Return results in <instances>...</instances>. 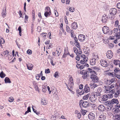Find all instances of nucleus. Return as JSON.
<instances>
[{
    "label": "nucleus",
    "instance_id": "1",
    "mask_svg": "<svg viewBox=\"0 0 120 120\" xmlns=\"http://www.w3.org/2000/svg\"><path fill=\"white\" fill-rule=\"evenodd\" d=\"M79 104L81 109L82 108V107L84 108L87 107L89 105V103L88 102L84 101L82 100H81L80 101Z\"/></svg>",
    "mask_w": 120,
    "mask_h": 120
},
{
    "label": "nucleus",
    "instance_id": "2",
    "mask_svg": "<svg viewBox=\"0 0 120 120\" xmlns=\"http://www.w3.org/2000/svg\"><path fill=\"white\" fill-rule=\"evenodd\" d=\"M102 30L103 33L105 34H106L109 33V34L110 35L113 33L112 30H110L109 27L107 26H104L102 28Z\"/></svg>",
    "mask_w": 120,
    "mask_h": 120
},
{
    "label": "nucleus",
    "instance_id": "3",
    "mask_svg": "<svg viewBox=\"0 0 120 120\" xmlns=\"http://www.w3.org/2000/svg\"><path fill=\"white\" fill-rule=\"evenodd\" d=\"M109 14L111 15H115L117 13V11L116 9L112 8L109 10Z\"/></svg>",
    "mask_w": 120,
    "mask_h": 120
},
{
    "label": "nucleus",
    "instance_id": "4",
    "mask_svg": "<svg viewBox=\"0 0 120 120\" xmlns=\"http://www.w3.org/2000/svg\"><path fill=\"white\" fill-rule=\"evenodd\" d=\"M108 20V18L106 15L104 14L102 17L101 21L102 22L106 23Z\"/></svg>",
    "mask_w": 120,
    "mask_h": 120
},
{
    "label": "nucleus",
    "instance_id": "5",
    "mask_svg": "<svg viewBox=\"0 0 120 120\" xmlns=\"http://www.w3.org/2000/svg\"><path fill=\"white\" fill-rule=\"evenodd\" d=\"M90 78L94 82H97L99 81L98 77L96 75H92L90 77Z\"/></svg>",
    "mask_w": 120,
    "mask_h": 120
},
{
    "label": "nucleus",
    "instance_id": "6",
    "mask_svg": "<svg viewBox=\"0 0 120 120\" xmlns=\"http://www.w3.org/2000/svg\"><path fill=\"white\" fill-rule=\"evenodd\" d=\"M89 119L90 120H94L95 117L94 114L92 112H90L88 115Z\"/></svg>",
    "mask_w": 120,
    "mask_h": 120
},
{
    "label": "nucleus",
    "instance_id": "7",
    "mask_svg": "<svg viewBox=\"0 0 120 120\" xmlns=\"http://www.w3.org/2000/svg\"><path fill=\"white\" fill-rule=\"evenodd\" d=\"M100 63L101 65L103 67H106L108 66L107 62L105 60H101Z\"/></svg>",
    "mask_w": 120,
    "mask_h": 120
},
{
    "label": "nucleus",
    "instance_id": "8",
    "mask_svg": "<svg viewBox=\"0 0 120 120\" xmlns=\"http://www.w3.org/2000/svg\"><path fill=\"white\" fill-rule=\"evenodd\" d=\"M106 55L108 58L110 59L113 56L112 52L111 50H109L107 52Z\"/></svg>",
    "mask_w": 120,
    "mask_h": 120
},
{
    "label": "nucleus",
    "instance_id": "9",
    "mask_svg": "<svg viewBox=\"0 0 120 120\" xmlns=\"http://www.w3.org/2000/svg\"><path fill=\"white\" fill-rule=\"evenodd\" d=\"M85 39V37L83 34H80L78 36V39L81 41H83Z\"/></svg>",
    "mask_w": 120,
    "mask_h": 120
},
{
    "label": "nucleus",
    "instance_id": "10",
    "mask_svg": "<svg viewBox=\"0 0 120 120\" xmlns=\"http://www.w3.org/2000/svg\"><path fill=\"white\" fill-rule=\"evenodd\" d=\"M85 92L86 93H88L90 91V88L89 86H88L87 84H86L84 87V89Z\"/></svg>",
    "mask_w": 120,
    "mask_h": 120
},
{
    "label": "nucleus",
    "instance_id": "11",
    "mask_svg": "<svg viewBox=\"0 0 120 120\" xmlns=\"http://www.w3.org/2000/svg\"><path fill=\"white\" fill-rule=\"evenodd\" d=\"M98 110L101 111H103L105 109V108L104 106L103 105H100L98 107Z\"/></svg>",
    "mask_w": 120,
    "mask_h": 120
},
{
    "label": "nucleus",
    "instance_id": "12",
    "mask_svg": "<svg viewBox=\"0 0 120 120\" xmlns=\"http://www.w3.org/2000/svg\"><path fill=\"white\" fill-rule=\"evenodd\" d=\"M90 97L89 98L90 100L93 102H94L96 99V97L94 95H90Z\"/></svg>",
    "mask_w": 120,
    "mask_h": 120
},
{
    "label": "nucleus",
    "instance_id": "13",
    "mask_svg": "<svg viewBox=\"0 0 120 120\" xmlns=\"http://www.w3.org/2000/svg\"><path fill=\"white\" fill-rule=\"evenodd\" d=\"M80 74L82 75V77L83 79H85L87 77L85 72V70H83L80 71Z\"/></svg>",
    "mask_w": 120,
    "mask_h": 120
},
{
    "label": "nucleus",
    "instance_id": "14",
    "mask_svg": "<svg viewBox=\"0 0 120 120\" xmlns=\"http://www.w3.org/2000/svg\"><path fill=\"white\" fill-rule=\"evenodd\" d=\"M111 101L112 105L114 104L117 105L119 103V102L118 100L116 98L112 99L111 100Z\"/></svg>",
    "mask_w": 120,
    "mask_h": 120
},
{
    "label": "nucleus",
    "instance_id": "15",
    "mask_svg": "<svg viewBox=\"0 0 120 120\" xmlns=\"http://www.w3.org/2000/svg\"><path fill=\"white\" fill-rule=\"evenodd\" d=\"M100 99L102 101H105L108 100L107 96L105 94L102 97H100Z\"/></svg>",
    "mask_w": 120,
    "mask_h": 120
},
{
    "label": "nucleus",
    "instance_id": "16",
    "mask_svg": "<svg viewBox=\"0 0 120 120\" xmlns=\"http://www.w3.org/2000/svg\"><path fill=\"white\" fill-rule=\"evenodd\" d=\"M6 8H3V11L1 13L2 15L3 18H4L6 16Z\"/></svg>",
    "mask_w": 120,
    "mask_h": 120
},
{
    "label": "nucleus",
    "instance_id": "17",
    "mask_svg": "<svg viewBox=\"0 0 120 120\" xmlns=\"http://www.w3.org/2000/svg\"><path fill=\"white\" fill-rule=\"evenodd\" d=\"M106 119V116L104 115H101L99 116V120H105Z\"/></svg>",
    "mask_w": 120,
    "mask_h": 120
},
{
    "label": "nucleus",
    "instance_id": "18",
    "mask_svg": "<svg viewBox=\"0 0 120 120\" xmlns=\"http://www.w3.org/2000/svg\"><path fill=\"white\" fill-rule=\"evenodd\" d=\"M26 66L27 68L29 70H31L33 67V65L31 64H30V63L26 64Z\"/></svg>",
    "mask_w": 120,
    "mask_h": 120
},
{
    "label": "nucleus",
    "instance_id": "19",
    "mask_svg": "<svg viewBox=\"0 0 120 120\" xmlns=\"http://www.w3.org/2000/svg\"><path fill=\"white\" fill-rule=\"evenodd\" d=\"M4 81L5 83H10L11 82L10 79L8 77H6L4 79Z\"/></svg>",
    "mask_w": 120,
    "mask_h": 120
},
{
    "label": "nucleus",
    "instance_id": "20",
    "mask_svg": "<svg viewBox=\"0 0 120 120\" xmlns=\"http://www.w3.org/2000/svg\"><path fill=\"white\" fill-rule=\"evenodd\" d=\"M90 84L91 89H94L98 86V85L96 84Z\"/></svg>",
    "mask_w": 120,
    "mask_h": 120
},
{
    "label": "nucleus",
    "instance_id": "21",
    "mask_svg": "<svg viewBox=\"0 0 120 120\" xmlns=\"http://www.w3.org/2000/svg\"><path fill=\"white\" fill-rule=\"evenodd\" d=\"M72 28L74 29H76L77 28V25L75 22H74L72 24Z\"/></svg>",
    "mask_w": 120,
    "mask_h": 120
},
{
    "label": "nucleus",
    "instance_id": "22",
    "mask_svg": "<svg viewBox=\"0 0 120 120\" xmlns=\"http://www.w3.org/2000/svg\"><path fill=\"white\" fill-rule=\"evenodd\" d=\"M113 110L114 111L115 113H117L118 112H120V109H118V108L115 107L113 109Z\"/></svg>",
    "mask_w": 120,
    "mask_h": 120
},
{
    "label": "nucleus",
    "instance_id": "23",
    "mask_svg": "<svg viewBox=\"0 0 120 120\" xmlns=\"http://www.w3.org/2000/svg\"><path fill=\"white\" fill-rule=\"evenodd\" d=\"M94 61H93V59L90 61V64L91 65H94L96 63V62L95 60H96V59H95V58H94Z\"/></svg>",
    "mask_w": 120,
    "mask_h": 120
},
{
    "label": "nucleus",
    "instance_id": "24",
    "mask_svg": "<svg viewBox=\"0 0 120 120\" xmlns=\"http://www.w3.org/2000/svg\"><path fill=\"white\" fill-rule=\"evenodd\" d=\"M90 95V94H88L84 96L83 97V99L84 100H87L88 99Z\"/></svg>",
    "mask_w": 120,
    "mask_h": 120
},
{
    "label": "nucleus",
    "instance_id": "25",
    "mask_svg": "<svg viewBox=\"0 0 120 120\" xmlns=\"http://www.w3.org/2000/svg\"><path fill=\"white\" fill-rule=\"evenodd\" d=\"M41 103L43 105H46L47 104V102L44 98L42 99L41 101Z\"/></svg>",
    "mask_w": 120,
    "mask_h": 120
},
{
    "label": "nucleus",
    "instance_id": "26",
    "mask_svg": "<svg viewBox=\"0 0 120 120\" xmlns=\"http://www.w3.org/2000/svg\"><path fill=\"white\" fill-rule=\"evenodd\" d=\"M0 77L2 78H4L6 76L5 74L2 71L0 73Z\"/></svg>",
    "mask_w": 120,
    "mask_h": 120
},
{
    "label": "nucleus",
    "instance_id": "27",
    "mask_svg": "<svg viewBox=\"0 0 120 120\" xmlns=\"http://www.w3.org/2000/svg\"><path fill=\"white\" fill-rule=\"evenodd\" d=\"M51 12H45L44 13L45 16L47 17L48 16H49L51 15Z\"/></svg>",
    "mask_w": 120,
    "mask_h": 120
},
{
    "label": "nucleus",
    "instance_id": "28",
    "mask_svg": "<svg viewBox=\"0 0 120 120\" xmlns=\"http://www.w3.org/2000/svg\"><path fill=\"white\" fill-rule=\"evenodd\" d=\"M115 120H120V115L117 114L116 115Z\"/></svg>",
    "mask_w": 120,
    "mask_h": 120
},
{
    "label": "nucleus",
    "instance_id": "29",
    "mask_svg": "<svg viewBox=\"0 0 120 120\" xmlns=\"http://www.w3.org/2000/svg\"><path fill=\"white\" fill-rule=\"evenodd\" d=\"M87 59H86V60L83 59L81 60L80 61V63L82 64H85L86 62H87Z\"/></svg>",
    "mask_w": 120,
    "mask_h": 120
},
{
    "label": "nucleus",
    "instance_id": "30",
    "mask_svg": "<svg viewBox=\"0 0 120 120\" xmlns=\"http://www.w3.org/2000/svg\"><path fill=\"white\" fill-rule=\"evenodd\" d=\"M29 112H31L30 107V106L28 107L27 110L25 112L24 114L26 115Z\"/></svg>",
    "mask_w": 120,
    "mask_h": 120
},
{
    "label": "nucleus",
    "instance_id": "31",
    "mask_svg": "<svg viewBox=\"0 0 120 120\" xmlns=\"http://www.w3.org/2000/svg\"><path fill=\"white\" fill-rule=\"evenodd\" d=\"M74 85V82H70L69 83V86L70 88H72L73 86Z\"/></svg>",
    "mask_w": 120,
    "mask_h": 120
},
{
    "label": "nucleus",
    "instance_id": "32",
    "mask_svg": "<svg viewBox=\"0 0 120 120\" xmlns=\"http://www.w3.org/2000/svg\"><path fill=\"white\" fill-rule=\"evenodd\" d=\"M106 95L107 96V98L108 99V98H112L113 97V95L112 94H108L107 95Z\"/></svg>",
    "mask_w": 120,
    "mask_h": 120
},
{
    "label": "nucleus",
    "instance_id": "33",
    "mask_svg": "<svg viewBox=\"0 0 120 120\" xmlns=\"http://www.w3.org/2000/svg\"><path fill=\"white\" fill-rule=\"evenodd\" d=\"M5 41L4 39L1 37H0V44H3L4 43Z\"/></svg>",
    "mask_w": 120,
    "mask_h": 120
},
{
    "label": "nucleus",
    "instance_id": "34",
    "mask_svg": "<svg viewBox=\"0 0 120 120\" xmlns=\"http://www.w3.org/2000/svg\"><path fill=\"white\" fill-rule=\"evenodd\" d=\"M45 12H51L50 8L48 6H47L45 8Z\"/></svg>",
    "mask_w": 120,
    "mask_h": 120
},
{
    "label": "nucleus",
    "instance_id": "35",
    "mask_svg": "<svg viewBox=\"0 0 120 120\" xmlns=\"http://www.w3.org/2000/svg\"><path fill=\"white\" fill-rule=\"evenodd\" d=\"M25 15V17L24 18L25 21L24 22L25 23L26 22L28 21V15H26L25 13L24 14Z\"/></svg>",
    "mask_w": 120,
    "mask_h": 120
},
{
    "label": "nucleus",
    "instance_id": "36",
    "mask_svg": "<svg viewBox=\"0 0 120 120\" xmlns=\"http://www.w3.org/2000/svg\"><path fill=\"white\" fill-rule=\"evenodd\" d=\"M111 103V101H108L105 102V104L107 105H110L111 106L112 104Z\"/></svg>",
    "mask_w": 120,
    "mask_h": 120
},
{
    "label": "nucleus",
    "instance_id": "37",
    "mask_svg": "<svg viewBox=\"0 0 120 120\" xmlns=\"http://www.w3.org/2000/svg\"><path fill=\"white\" fill-rule=\"evenodd\" d=\"M94 95L97 97L100 96L101 95V93L98 91L96 92Z\"/></svg>",
    "mask_w": 120,
    "mask_h": 120
},
{
    "label": "nucleus",
    "instance_id": "38",
    "mask_svg": "<svg viewBox=\"0 0 120 120\" xmlns=\"http://www.w3.org/2000/svg\"><path fill=\"white\" fill-rule=\"evenodd\" d=\"M81 56L82 57V58L83 59L85 60L86 59H88V58L87 57H86L84 55L82 54L81 55Z\"/></svg>",
    "mask_w": 120,
    "mask_h": 120
},
{
    "label": "nucleus",
    "instance_id": "39",
    "mask_svg": "<svg viewBox=\"0 0 120 120\" xmlns=\"http://www.w3.org/2000/svg\"><path fill=\"white\" fill-rule=\"evenodd\" d=\"M54 76L55 78H58L59 77V75L58 71H56L54 74Z\"/></svg>",
    "mask_w": 120,
    "mask_h": 120
},
{
    "label": "nucleus",
    "instance_id": "40",
    "mask_svg": "<svg viewBox=\"0 0 120 120\" xmlns=\"http://www.w3.org/2000/svg\"><path fill=\"white\" fill-rule=\"evenodd\" d=\"M75 45L78 48H79L80 47L79 45L80 44L77 41H76V42H75Z\"/></svg>",
    "mask_w": 120,
    "mask_h": 120
},
{
    "label": "nucleus",
    "instance_id": "41",
    "mask_svg": "<svg viewBox=\"0 0 120 120\" xmlns=\"http://www.w3.org/2000/svg\"><path fill=\"white\" fill-rule=\"evenodd\" d=\"M120 61L118 60H115L114 61L113 63L116 65H117L118 64V62H119Z\"/></svg>",
    "mask_w": 120,
    "mask_h": 120
},
{
    "label": "nucleus",
    "instance_id": "42",
    "mask_svg": "<svg viewBox=\"0 0 120 120\" xmlns=\"http://www.w3.org/2000/svg\"><path fill=\"white\" fill-rule=\"evenodd\" d=\"M32 108L33 109V112L36 113L38 115L39 114H40V113L39 112H37V111L36 110H35L34 108L33 107V106H32Z\"/></svg>",
    "mask_w": 120,
    "mask_h": 120
},
{
    "label": "nucleus",
    "instance_id": "43",
    "mask_svg": "<svg viewBox=\"0 0 120 120\" xmlns=\"http://www.w3.org/2000/svg\"><path fill=\"white\" fill-rule=\"evenodd\" d=\"M90 73L91 74L90 76L92 75H96V72L94 71H91V72Z\"/></svg>",
    "mask_w": 120,
    "mask_h": 120
},
{
    "label": "nucleus",
    "instance_id": "44",
    "mask_svg": "<svg viewBox=\"0 0 120 120\" xmlns=\"http://www.w3.org/2000/svg\"><path fill=\"white\" fill-rule=\"evenodd\" d=\"M73 50L74 52L76 53V52H78V49L76 47H74L73 48Z\"/></svg>",
    "mask_w": 120,
    "mask_h": 120
},
{
    "label": "nucleus",
    "instance_id": "45",
    "mask_svg": "<svg viewBox=\"0 0 120 120\" xmlns=\"http://www.w3.org/2000/svg\"><path fill=\"white\" fill-rule=\"evenodd\" d=\"M14 100L13 97H11L9 98V101L10 102H12Z\"/></svg>",
    "mask_w": 120,
    "mask_h": 120
},
{
    "label": "nucleus",
    "instance_id": "46",
    "mask_svg": "<svg viewBox=\"0 0 120 120\" xmlns=\"http://www.w3.org/2000/svg\"><path fill=\"white\" fill-rule=\"evenodd\" d=\"M115 85V84H112L111 85V86H109V92H110V89H112V88H114V86Z\"/></svg>",
    "mask_w": 120,
    "mask_h": 120
},
{
    "label": "nucleus",
    "instance_id": "47",
    "mask_svg": "<svg viewBox=\"0 0 120 120\" xmlns=\"http://www.w3.org/2000/svg\"><path fill=\"white\" fill-rule=\"evenodd\" d=\"M50 72V69L49 68L46 69L45 70V73L46 74H48Z\"/></svg>",
    "mask_w": 120,
    "mask_h": 120
},
{
    "label": "nucleus",
    "instance_id": "48",
    "mask_svg": "<svg viewBox=\"0 0 120 120\" xmlns=\"http://www.w3.org/2000/svg\"><path fill=\"white\" fill-rule=\"evenodd\" d=\"M32 51L30 49H28L27 51V54H32Z\"/></svg>",
    "mask_w": 120,
    "mask_h": 120
},
{
    "label": "nucleus",
    "instance_id": "49",
    "mask_svg": "<svg viewBox=\"0 0 120 120\" xmlns=\"http://www.w3.org/2000/svg\"><path fill=\"white\" fill-rule=\"evenodd\" d=\"M115 34H116L115 36H116V38H117L118 39H120V35H119V34H118V33H117V34L116 33Z\"/></svg>",
    "mask_w": 120,
    "mask_h": 120
},
{
    "label": "nucleus",
    "instance_id": "50",
    "mask_svg": "<svg viewBox=\"0 0 120 120\" xmlns=\"http://www.w3.org/2000/svg\"><path fill=\"white\" fill-rule=\"evenodd\" d=\"M115 79V78H112L111 79L109 80V81L111 83H112L114 82Z\"/></svg>",
    "mask_w": 120,
    "mask_h": 120
},
{
    "label": "nucleus",
    "instance_id": "51",
    "mask_svg": "<svg viewBox=\"0 0 120 120\" xmlns=\"http://www.w3.org/2000/svg\"><path fill=\"white\" fill-rule=\"evenodd\" d=\"M109 6L108 5L104 7V9L106 11H107L109 10Z\"/></svg>",
    "mask_w": 120,
    "mask_h": 120
},
{
    "label": "nucleus",
    "instance_id": "52",
    "mask_svg": "<svg viewBox=\"0 0 120 120\" xmlns=\"http://www.w3.org/2000/svg\"><path fill=\"white\" fill-rule=\"evenodd\" d=\"M116 7L119 9H120V3L119 2L117 3L116 4Z\"/></svg>",
    "mask_w": 120,
    "mask_h": 120
},
{
    "label": "nucleus",
    "instance_id": "53",
    "mask_svg": "<svg viewBox=\"0 0 120 120\" xmlns=\"http://www.w3.org/2000/svg\"><path fill=\"white\" fill-rule=\"evenodd\" d=\"M119 68H116V69L114 70V71L115 72L116 71V72H119L120 71V70H119Z\"/></svg>",
    "mask_w": 120,
    "mask_h": 120
},
{
    "label": "nucleus",
    "instance_id": "54",
    "mask_svg": "<svg viewBox=\"0 0 120 120\" xmlns=\"http://www.w3.org/2000/svg\"><path fill=\"white\" fill-rule=\"evenodd\" d=\"M118 30L117 28H114L112 30L113 32L114 31V33H116V32L118 31Z\"/></svg>",
    "mask_w": 120,
    "mask_h": 120
},
{
    "label": "nucleus",
    "instance_id": "55",
    "mask_svg": "<svg viewBox=\"0 0 120 120\" xmlns=\"http://www.w3.org/2000/svg\"><path fill=\"white\" fill-rule=\"evenodd\" d=\"M46 87L44 86V87H42V92L44 93H45L46 91Z\"/></svg>",
    "mask_w": 120,
    "mask_h": 120
},
{
    "label": "nucleus",
    "instance_id": "56",
    "mask_svg": "<svg viewBox=\"0 0 120 120\" xmlns=\"http://www.w3.org/2000/svg\"><path fill=\"white\" fill-rule=\"evenodd\" d=\"M84 66H83V65H81L79 67H78V69H83L84 68Z\"/></svg>",
    "mask_w": 120,
    "mask_h": 120
},
{
    "label": "nucleus",
    "instance_id": "57",
    "mask_svg": "<svg viewBox=\"0 0 120 120\" xmlns=\"http://www.w3.org/2000/svg\"><path fill=\"white\" fill-rule=\"evenodd\" d=\"M66 31L67 32H69V31L70 30V28L68 26V25L66 26Z\"/></svg>",
    "mask_w": 120,
    "mask_h": 120
},
{
    "label": "nucleus",
    "instance_id": "58",
    "mask_svg": "<svg viewBox=\"0 0 120 120\" xmlns=\"http://www.w3.org/2000/svg\"><path fill=\"white\" fill-rule=\"evenodd\" d=\"M69 10L70 12H73L74 11L75 8H73V9H72V8L71 7H70L69 8Z\"/></svg>",
    "mask_w": 120,
    "mask_h": 120
},
{
    "label": "nucleus",
    "instance_id": "59",
    "mask_svg": "<svg viewBox=\"0 0 120 120\" xmlns=\"http://www.w3.org/2000/svg\"><path fill=\"white\" fill-rule=\"evenodd\" d=\"M41 75H40L39 74H38L36 76V78L37 79H39V78H40Z\"/></svg>",
    "mask_w": 120,
    "mask_h": 120
},
{
    "label": "nucleus",
    "instance_id": "60",
    "mask_svg": "<svg viewBox=\"0 0 120 120\" xmlns=\"http://www.w3.org/2000/svg\"><path fill=\"white\" fill-rule=\"evenodd\" d=\"M119 24V21L118 20H116L115 22V25L117 26H118Z\"/></svg>",
    "mask_w": 120,
    "mask_h": 120
},
{
    "label": "nucleus",
    "instance_id": "61",
    "mask_svg": "<svg viewBox=\"0 0 120 120\" xmlns=\"http://www.w3.org/2000/svg\"><path fill=\"white\" fill-rule=\"evenodd\" d=\"M52 59H53V58L50 59V63L52 65V66H54L55 65V64H54L53 63V60Z\"/></svg>",
    "mask_w": 120,
    "mask_h": 120
},
{
    "label": "nucleus",
    "instance_id": "62",
    "mask_svg": "<svg viewBox=\"0 0 120 120\" xmlns=\"http://www.w3.org/2000/svg\"><path fill=\"white\" fill-rule=\"evenodd\" d=\"M81 113H78L77 115V117L79 119L81 118Z\"/></svg>",
    "mask_w": 120,
    "mask_h": 120
},
{
    "label": "nucleus",
    "instance_id": "63",
    "mask_svg": "<svg viewBox=\"0 0 120 120\" xmlns=\"http://www.w3.org/2000/svg\"><path fill=\"white\" fill-rule=\"evenodd\" d=\"M84 92L83 90H82L81 91L79 92V95H81L84 94Z\"/></svg>",
    "mask_w": 120,
    "mask_h": 120
},
{
    "label": "nucleus",
    "instance_id": "64",
    "mask_svg": "<svg viewBox=\"0 0 120 120\" xmlns=\"http://www.w3.org/2000/svg\"><path fill=\"white\" fill-rule=\"evenodd\" d=\"M83 85L82 84H81L79 86V88L80 89L82 90L83 88Z\"/></svg>",
    "mask_w": 120,
    "mask_h": 120
}]
</instances>
